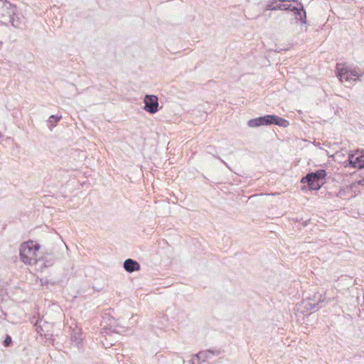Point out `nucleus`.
I'll return each mask as SVG.
<instances>
[{
    "label": "nucleus",
    "mask_w": 364,
    "mask_h": 364,
    "mask_svg": "<svg viewBox=\"0 0 364 364\" xmlns=\"http://www.w3.org/2000/svg\"><path fill=\"white\" fill-rule=\"evenodd\" d=\"M40 247V245L35 243L33 240L23 242L19 249L21 260L26 264H35Z\"/></svg>",
    "instance_id": "obj_1"
},
{
    "label": "nucleus",
    "mask_w": 364,
    "mask_h": 364,
    "mask_svg": "<svg viewBox=\"0 0 364 364\" xmlns=\"http://www.w3.org/2000/svg\"><path fill=\"white\" fill-rule=\"evenodd\" d=\"M16 5L9 3L7 0H1V24H11L14 28L19 27L20 18L16 15Z\"/></svg>",
    "instance_id": "obj_2"
},
{
    "label": "nucleus",
    "mask_w": 364,
    "mask_h": 364,
    "mask_svg": "<svg viewBox=\"0 0 364 364\" xmlns=\"http://www.w3.org/2000/svg\"><path fill=\"white\" fill-rule=\"evenodd\" d=\"M326 171L324 169H318L315 172H310L302 178L301 182L306 183L310 190H319L324 183Z\"/></svg>",
    "instance_id": "obj_3"
},
{
    "label": "nucleus",
    "mask_w": 364,
    "mask_h": 364,
    "mask_svg": "<svg viewBox=\"0 0 364 364\" xmlns=\"http://www.w3.org/2000/svg\"><path fill=\"white\" fill-rule=\"evenodd\" d=\"M330 301V299H326L325 294L316 292L311 298L303 300L301 305L306 311H316Z\"/></svg>",
    "instance_id": "obj_4"
},
{
    "label": "nucleus",
    "mask_w": 364,
    "mask_h": 364,
    "mask_svg": "<svg viewBox=\"0 0 364 364\" xmlns=\"http://www.w3.org/2000/svg\"><path fill=\"white\" fill-rule=\"evenodd\" d=\"M144 109L150 113L154 114L158 112L159 102L158 97L154 95H146L144 99Z\"/></svg>",
    "instance_id": "obj_5"
},
{
    "label": "nucleus",
    "mask_w": 364,
    "mask_h": 364,
    "mask_svg": "<svg viewBox=\"0 0 364 364\" xmlns=\"http://www.w3.org/2000/svg\"><path fill=\"white\" fill-rule=\"evenodd\" d=\"M348 162L353 168H364V151L350 154Z\"/></svg>",
    "instance_id": "obj_6"
},
{
    "label": "nucleus",
    "mask_w": 364,
    "mask_h": 364,
    "mask_svg": "<svg viewBox=\"0 0 364 364\" xmlns=\"http://www.w3.org/2000/svg\"><path fill=\"white\" fill-rule=\"evenodd\" d=\"M274 114H267L259 117L248 121L247 124L250 127H257L259 126H267L272 124Z\"/></svg>",
    "instance_id": "obj_7"
},
{
    "label": "nucleus",
    "mask_w": 364,
    "mask_h": 364,
    "mask_svg": "<svg viewBox=\"0 0 364 364\" xmlns=\"http://www.w3.org/2000/svg\"><path fill=\"white\" fill-rule=\"evenodd\" d=\"M337 77L340 81H346L351 82H355L356 78H353V75H350V71L348 70V66L344 64H337Z\"/></svg>",
    "instance_id": "obj_8"
},
{
    "label": "nucleus",
    "mask_w": 364,
    "mask_h": 364,
    "mask_svg": "<svg viewBox=\"0 0 364 364\" xmlns=\"http://www.w3.org/2000/svg\"><path fill=\"white\" fill-rule=\"evenodd\" d=\"M297 4V6H293L291 11L296 16V20H299L302 24L306 23V13L301 3L297 0H290Z\"/></svg>",
    "instance_id": "obj_9"
},
{
    "label": "nucleus",
    "mask_w": 364,
    "mask_h": 364,
    "mask_svg": "<svg viewBox=\"0 0 364 364\" xmlns=\"http://www.w3.org/2000/svg\"><path fill=\"white\" fill-rule=\"evenodd\" d=\"M220 354V351L219 350H201L194 355L195 359L197 360V364H200L201 363L205 362L207 359L210 358L213 355H218Z\"/></svg>",
    "instance_id": "obj_10"
},
{
    "label": "nucleus",
    "mask_w": 364,
    "mask_h": 364,
    "mask_svg": "<svg viewBox=\"0 0 364 364\" xmlns=\"http://www.w3.org/2000/svg\"><path fill=\"white\" fill-rule=\"evenodd\" d=\"M123 267H124V269L129 273H132L135 271H139L140 269L139 263L132 259H126L124 262Z\"/></svg>",
    "instance_id": "obj_11"
},
{
    "label": "nucleus",
    "mask_w": 364,
    "mask_h": 364,
    "mask_svg": "<svg viewBox=\"0 0 364 364\" xmlns=\"http://www.w3.org/2000/svg\"><path fill=\"white\" fill-rule=\"evenodd\" d=\"M290 1V0H270L268 1L265 10L266 11H276L281 10L282 9V2H287Z\"/></svg>",
    "instance_id": "obj_12"
},
{
    "label": "nucleus",
    "mask_w": 364,
    "mask_h": 364,
    "mask_svg": "<svg viewBox=\"0 0 364 364\" xmlns=\"http://www.w3.org/2000/svg\"><path fill=\"white\" fill-rule=\"evenodd\" d=\"M71 341L75 342L77 347L82 343V338L80 329H74L71 334Z\"/></svg>",
    "instance_id": "obj_13"
},
{
    "label": "nucleus",
    "mask_w": 364,
    "mask_h": 364,
    "mask_svg": "<svg viewBox=\"0 0 364 364\" xmlns=\"http://www.w3.org/2000/svg\"><path fill=\"white\" fill-rule=\"evenodd\" d=\"M272 124H276L282 127H287L289 125V121L287 119L279 117L277 115L273 116Z\"/></svg>",
    "instance_id": "obj_14"
},
{
    "label": "nucleus",
    "mask_w": 364,
    "mask_h": 364,
    "mask_svg": "<svg viewBox=\"0 0 364 364\" xmlns=\"http://www.w3.org/2000/svg\"><path fill=\"white\" fill-rule=\"evenodd\" d=\"M62 258H63V255L60 254H58L57 256H55V259H53L52 255L49 254L45 257L44 263L46 266H51L54 263V261H53V260L59 261Z\"/></svg>",
    "instance_id": "obj_15"
},
{
    "label": "nucleus",
    "mask_w": 364,
    "mask_h": 364,
    "mask_svg": "<svg viewBox=\"0 0 364 364\" xmlns=\"http://www.w3.org/2000/svg\"><path fill=\"white\" fill-rule=\"evenodd\" d=\"M41 322H42V319L37 320L36 322L34 323V326L36 328V332L40 336H42L45 335V333H44V331H43V329L42 328Z\"/></svg>",
    "instance_id": "obj_16"
},
{
    "label": "nucleus",
    "mask_w": 364,
    "mask_h": 364,
    "mask_svg": "<svg viewBox=\"0 0 364 364\" xmlns=\"http://www.w3.org/2000/svg\"><path fill=\"white\" fill-rule=\"evenodd\" d=\"M348 71H350V73L351 75H353V78H356L358 79L360 76H362L364 73V72H361V71H358L356 68H350V67L348 66Z\"/></svg>",
    "instance_id": "obj_17"
},
{
    "label": "nucleus",
    "mask_w": 364,
    "mask_h": 364,
    "mask_svg": "<svg viewBox=\"0 0 364 364\" xmlns=\"http://www.w3.org/2000/svg\"><path fill=\"white\" fill-rule=\"evenodd\" d=\"M12 338L9 335H6L3 341V345L5 347H10L12 345Z\"/></svg>",
    "instance_id": "obj_18"
},
{
    "label": "nucleus",
    "mask_w": 364,
    "mask_h": 364,
    "mask_svg": "<svg viewBox=\"0 0 364 364\" xmlns=\"http://www.w3.org/2000/svg\"><path fill=\"white\" fill-rule=\"evenodd\" d=\"M293 6H291L289 4H284V2H282V9L281 11H291V9H292Z\"/></svg>",
    "instance_id": "obj_19"
},
{
    "label": "nucleus",
    "mask_w": 364,
    "mask_h": 364,
    "mask_svg": "<svg viewBox=\"0 0 364 364\" xmlns=\"http://www.w3.org/2000/svg\"><path fill=\"white\" fill-rule=\"evenodd\" d=\"M50 119H53L54 120V122H58L60 119H61V116H55V115H51L50 117ZM51 123H53V121L50 120V121Z\"/></svg>",
    "instance_id": "obj_20"
},
{
    "label": "nucleus",
    "mask_w": 364,
    "mask_h": 364,
    "mask_svg": "<svg viewBox=\"0 0 364 364\" xmlns=\"http://www.w3.org/2000/svg\"><path fill=\"white\" fill-rule=\"evenodd\" d=\"M345 195H346V191L343 189L340 190L338 191V193H337V196L339 198H343V196H345Z\"/></svg>",
    "instance_id": "obj_21"
},
{
    "label": "nucleus",
    "mask_w": 364,
    "mask_h": 364,
    "mask_svg": "<svg viewBox=\"0 0 364 364\" xmlns=\"http://www.w3.org/2000/svg\"><path fill=\"white\" fill-rule=\"evenodd\" d=\"M358 183L359 185L364 186V176Z\"/></svg>",
    "instance_id": "obj_22"
},
{
    "label": "nucleus",
    "mask_w": 364,
    "mask_h": 364,
    "mask_svg": "<svg viewBox=\"0 0 364 364\" xmlns=\"http://www.w3.org/2000/svg\"><path fill=\"white\" fill-rule=\"evenodd\" d=\"M191 364H197V360L193 357V359L189 361Z\"/></svg>",
    "instance_id": "obj_23"
}]
</instances>
